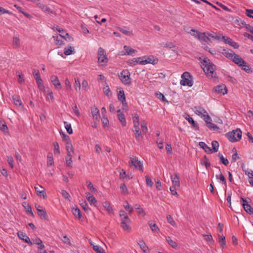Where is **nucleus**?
<instances>
[{"instance_id":"f257e3e1","label":"nucleus","mask_w":253,"mask_h":253,"mask_svg":"<svg viewBox=\"0 0 253 253\" xmlns=\"http://www.w3.org/2000/svg\"><path fill=\"white\" fill-rule=\"evenodd\" d=\"M226 137L232 142L238 141L241 139L242 131L240 129L233 130L231 132L227 133Z\"/></svg>"},{"instance_id":"f03ea898","label":"nucleus","mask_w":253,"mask_h":253,"mask_svg":"<svg viewBox=\"0 0 253 253\" xmlns=\"http://www.w3.org/2000/svg\"><path fill=\"white\" fill-rule=\"evenodd\" d=\"M203 65L204 66V70L205 73L209 76L213 77L214 75L216 74L214 72V65L211 63L209 60L207 61L206 60H204Z\"/></svg>"},{"instance_id":"7ed1b4c3","label":"nucleus","mask_w":253,"mask_h":253,"mask_svg":"<svg viewBox=\"0 0 253 253\" xmlns=\"http://www.w3.org/2000/svg\"><path fill=\"white\" fill-rule=\"evenodd\" d=\"M130 76V73L128 70H124L121 72L119 77L124 84L129 85L131 84V80Z\"/></svg>"},{"instance_id":"20e7f679","label":"nucleus","mask_w":253,"mask_h":253,"mask_svg":"<svg viewBox=\"0 0 253 253\" xmlns=\"http://www.w3.org/2000/svg\"><path fill=\"white\" fill-rule=\"evenodd\" d=\"M192 78V77L189 72H184L181 75L182 80L180 81V84L184 86L188 85V86H192L193 85Z\"/></svg>"},{"instance_id":"39448f33","label":"nucleus","mask_w":253,"mask_h":253,"mask_svg":"<svg viewBox=\"0 0 253 253\" xmlns=\"http://www.w3.org/2000/svg\"><path fill=\"white\" fill-rule=\"evenodd\" d=\"M130 161H129V165L130 167L133 166L136 169H137L141 171H143L144 169L142 163L138 160L137 157L132 156L130 157Z\"/></svg>"},{"instance_id":"423d86ee","label":"nucleus","mask_w":253,"mask_h":253,"mask_svg":"<svg viewBox=\"0 0 253 253\" xmlns=\"http://www.w3.org/2000/svg\"><path fill=\"white\" fill-rule=\"evenodd\" d=\"M98 62L99 63H106L108 62V58L105 50L102 47L98 48Z\"/></svg>"},{"instance_id":"0eeeda50","label":"nucleus","mask_w":253,"mask_h":253,"mask_svg":"<svg viewBox=\"0 0 253 253\" xmlns=\"http://www.w3.org/2000/svg\"><path fill=\"white\" fill-rule=\"evenodd\" d=\"M191 32L196 33L197 34V35L196 36V38H197L198 40L202 42H205L208 43L209 41H210L207 35L208 32H204L203 33H201L195 29H192L191 30Z\"/></svg>"},{"instance_id":"6e6552de","label":"nucleus","mask_w":253,"mask_h":253,"mask_svg":"<svg viewBox=\"0 0 253 253\" xmlns=\"http://www.w3.org/2000/svg\"><path fill=\"white\" fill-rule=\"evenodd\" d=\"M241 203L245 211L250 214H253V208L248 204V202L242 197H241Z\"/></svg>"},{"instance_id":"1a4fd4ad","label":"nucleus","mask_w":253,"mask_h":253,"mask_svg":"<svg viewBox=\"0 0 253 253\" xmlns=\"http://www.w3.org/2000/svg\"><path fill=\"white\" fill-rule=\"evenodd\" d=\"M222 39L225 43L228 44L234 48L237 49L239 47V45L237 42H234L231 38L222 36Z\"/></svg>"},{"instance_id":"9d476101","label":"nucleus","mask_w":253,"mask_h":253,"mask_svg":"<svg viewBox=\"0 0 253 253\" xmlns=\"http://www.w3.org/2000/svg\"><path fill=\"white\" fill-rule=\"evenodd\" d=\"M145 65L147 64H152L155 65L158 62V58L155 57L153 56H144Z\"/></svg>"},{"instance_id":"9b49d317","label":"nucleus","mask_w":253,"mask_h":253,"mask_svg":"<svg viewBox=\"0 0 253 253\" xmlns=\"http://www.w3.org/2000/svg\"><path fill=\"white\" fill-rule=\"evenodd\" d=\"M35 191L39 196L45 198L47 197L44 188L40 185H36L35 187Z\"/></svg>"},{"instance_id":"f8f14e48","label":"nucleus","mask_w":253,"mask_h":253,"mask_svg":"<svg viewBox=\"0 0 253 253\" xmlns=\"http://www.w3.org/2000/svg\"><path fill=\"white\" fill-rule=\"evenodd\" d=\"M214 90L218 94L224 95L227 93L226 86L224 84L217 85L214 87Z\"/></svg>"},{"instance_id":"ddd939ff","label":"nucleus","mask_w":253,"mask_h":253,"mask_svg":"<svg viewBox=\"0 0 253 253\" xmlns=\"http://www.w3.org/2000/svg\"><path fill=\"white\" fill-rule=\"evenodd\" d=\"M221 53L224 55L227 58H229L231 60H232L234 56L235 55V53L233 52V50L229 49H223Z\"/></svg>"},{"instance_id":"4468645a","label":"nucleus","mask_w":253,"mask_h":253,"mask_svg":"<svg viewBox=\"0 0 253 253\" xmlns=\"http://www.w3.org/2000/svg\"><path fill=\"white\" fill-rule=\"evenodd\" d=\"M184 118L185 120H186L189 124H190L194 128L195 130H199V127L197 123L194 121V120L191 118L189 115L188 114H186Z\"/></svg>"},{"instance_id":"2eb2a0df","label":"nucleus","mask_w":253,"mask_h":253,"mask_svg":"<svg viewBox=\"0 0 253 253\" xmlns=\"http://www.w3.org/2000/svg\"><path fill=\"white\" fill-rule=\"evenodd\" d=\"M50 80L56 89H59L61 88L62 86L57 76L55 75L51 76L50 77Z\"/></svg>"},{"instance_id":"dca6fc26","label":"nucleus","mask_w":253,"mask_h":253,"mask_svg":"<svg viewBox=\"0 0 253 253\" xmlns=\"http://www.w3.org/2000/svg\"><path fill=\"white\" fill-rule=\"evenodd\" d=\"M118 100L122 102L123 106L126 105L127 103L126 102L125 94L122 88L118 91Z\"/></svg>"},{"instance_id":"f3484780","label":"nucleus","mask_w":253,"mask_h":253,"mask_svg":"<svg viewBox=\"0 0 253 253\" xmlns=\"http://www.w3.org/2000/svg\"><path fill=\"white\" fill-rule=\"evenodd\" d=\"M53 38L55 41V44L59 46L62 45L63 44L64 40H66L65 37L61 34H59V36H53Z\"/></svg>"},{"instance_id":"a211bd4d","label":"nucleus","mask_w":253,"mask_h":253,"mask_svg":"<svg viewBox=\"0 0 253 253\" xmlns=\"http://www.w3.org/2000/svg\"><path fill=\"white\" fill-rule=\"evenodd\" d=\"M232 61L239 66L241 67L243 64H246V61L238 54H235Z\"/></svg>"},{"instance_id":"6ab92c4d","label":"nucleus","mask_w":253,"mask_h":253,"mask_svg":"<svg viewBox=\"0 0 253 253\" xmlns=\"http://www.w3.org/2000/svg\"><path fill=\"white\" fill-rule=\"evenodd\" d=\"M171 179L172 183V186L179 188L180 187V184L179 181V178L177 173H174L173 175L171 176Z\"/></svg>"},{"instance_id":"aec40b11","label":"nucleus","mask_w":253,"mask_h":253,"mask_svg":"<svg viewBox=\"0 0 253 253\" xmlns=\"http://www.w3.org/2000/svg\"><path fill=\"white\" fill-rule=\"evenodd\" d=\"M91 113L93 119L98 120L100 118V115L98 109L95 107L91 108Z\"/></svg>"},{"instance_id":"412c9836","label":"nucleus","mask_w":253,"mask_h":253,"mask_svg":"<svg viewBox=\"0 0 253 253\" xmlns=\"http://www.w3.org/2000/svg\"><path fill=\"white\" fill-rule=\"evenodd\" d=\"M38 214L41 219H43L45 220H48V217L46 211L44 209H42L41 210H38Z\"/></svg>"},{"instance_id":"4be33fe9","label":"nucleus","mask_w":253,"mask_h":253,"mask_svg":"<svg viewBox=\"0 0 253 253\" xmlns=\"http://www.w3.org/2000/svg\"><path fill=\"white\" fill-rule=\"evenodd\" d=\"M18 236L20 239L24 240L26 243L32 245L30 239L23 232H18Z\"/></svg>"},{"instance_id":"5701e85b","label":"nucleus","mask_w":253,"mask_h":253,"mask_svg":"<svg viewBox=\"0 0 253 253\" xmlns=\"http://www.w3.org/2000/svg\"><path fill=\"white\" fill-rule=\"evenodd\" d=\"M199 145L200 146V147L204 149L205 151L207 154H211L212 153V150L211 147H209L205 142H200Z\"/></svg>"},{"instance_id":"b1692460","label":"nucleus","mask_w":253,"mask_h":253,"mask_svg":"<svg viewBox=\"0 0 253 253\" xmlns=\"http://www.w3.org/2000/svg\"><path fill=\"white\" fill-rule=\"evenodd\" d=\"M120 216L121 219V222H126L127 221H130L127 213L125 211L122 210L120 211Z\"/></svg>"},{"instance_id":"393cba45","label":"nucleus","mask_w":253,"mask_h":253,"mask_svg":"<svg viewBox=\"0 0 253 253\" xmlns=\"http://www.w3.org/2000/svg\"><path fill=\"white\" fill-rule=\"evenodd\" d=\"M131 220L126 222H121V226L124 230L129 232L131 230V227L129 226Z\"/></svg>"},{"instance_id":"a878e982","label":"nucleus","mask_w":253,"mask_h":253,"mask_svg":"<svg viewBox=\"0 0 253 253\" xmlns=\"http://www.w3.org/2000/svg\"><path fill=\"white\" fill-rule=\"evenodd\" d=\"M206 123L207 124V126L211 129H213V130H215L217 132H219L220 128L219 127L216 125L215 124L212 123L211 122H210L208 121L207 120H206Z\"/></svg>"},{"instance_id":"bb28decb","label":"nucleus","mask_w":253,"mask_h":253,"mask_svg":"<svg viewBox=\"0 0 253 253\" xmlns=\"http://www.w3.org/2000/svg\"><path fill=\"white\" fill-rule=\"evenodd\" d=\"M86 198L90 205H94L97 203V201L93 196L91 195L90 193H86Z\"/></svg>"},{"instance_id":"cd10ccee","label":"nucleus","mask_w":253,"mask_h":253,"mask_svg":"<svg viewBox=\"0 0 253 253\" xmlns=\"http://www.w3.org/2000/svg\"><path fill=\"white\" fill-rule=\"evenodd\" d=\"M117 112L118 113H119V114H118V119L120 121L122 125L124 126H126V123L124 115L123 113H120V110Z\"/></svg>"},{"instance_id":"c85d7f7f","label":"nucleus","mask_w":253,"mask_h":253,"mask_svg":"<svg viewBox=\"0 0 253 253\" xmlns=\"http://www.w3.org/2000/svg\"><path fill=\"white\" fill-rule=\"evenodd\" d=\"M72 213L74 216H75L76 217H78L79 219H81L82 217L81 211L77 207L73 208L72 209Z\"/></svg>"},{"instance_id":"c756f323","label":"nucleus","mask_w":253,"mask_h":253,"mask_svg":"<svg viewBox=\"0 0 253 253\" xmlns=\"http://www.w3.org/2000/svg\"><path fill=\"white\" fill-rule=\"evenodd\" d=\"M38 6L41 8L43 11L47 12L48 13H52V11L51 9L46 5L42 3H39L38 4Z\"/></svg>"},{"instance_id":"7c9ffc66","label":"nucleus","mask_w":253,"mask_h":253,"mask_svg":"<svg viewBox=\"0 0 253 253\" xmlns=\"http://www.w3.org/2000/svg\"><path fill=\"white\" fill-rule=\"evenodd\" d=\"M102 205H103V207L107 210V211H108V212L109 213H111L112 212L113 209H112L110 204L108 202H107V201L104 202L102 203Z\"/></svg>"},{"instance_id":"2f4dec72","label":"nucleus","mask_w":253,"mask_h":253,"mask_svg":"<svg viewBox=\"0 0 253 253\" xmlns=\"http://www.w3.org/2000/svg\"><path fill=\"white\" fill-rule=\"evenodd\" d=\"M148 225L153 232H156L157 233L159 232V228L156 223L150 221L148 222Z\"/></svg>"},{"instance_id":"473e14b6","label":"nucleus","mask_w":253,"mask_h":253,"mask_svg":"<svg viewBox=\"0 0 253 253\" xmlns=\"http://www.w3.org/2000/svg\"><path fill=\"white\" fill-rule=\"evenodd\" d=\"M135 209L137 211V212L139 214L142 215V216H144L146 215V213L143 210V209L141 207V206L139 204H135L134 205Z\"/></svg>"},{"instance_id":"72a5a7b5","label":"nucleus","mask_w":253,"mask_h":253,"mask_svg":"<svg viewBox=\"0 0 253 253\" xmlns=\"http://www.w3.org/2000/svg\"><path fill=\"white\" fill-rule=\"evenodd\" d=\"M139 126V125L133 126L134 129L133 130V131L135 133V137L136 138H138L139 137L142 138V136L141 135V132L140 130Z\"/></svg>"},{"instance_id":"f704fd0d","label":"nucleus","mask_w":253,"mask_h":253,"mask_svg":"<svg viewBox=\"0 0 253 253\" xmlns=\"http://www.w3.org/2000/svg\"><path fill=\"white\" fill-rule=\"evenodd\" d=\"M195 113L199 116L202 115L203 116H204V115H205V114H207V112L202 107H196Z\"/></svg>"},{"instance_id":"c9c22d12","label":"nucleus","mask_w":253,"mask_h":253,"mask_svg":"<svg viewBox=\"0 0 253 253\" xmlns=\"http://www.w3.org/2000/svg\"><path fill=\"white\" fill-rule=\"evenodd\" d=\"M124 50H125L126 52L128 55H132L133 53H135L136 52V50L132 48L131 47L125 45L124 47Z\"/></svg>"},{"instance_id":"e433bc0d","label":"nucleus","mask_w":253,"mask_h":253,"mask_svg":"<svg viewBox=\"0 0 253 253\" xmlns=\"http://www.w3.org/2000/svg\"><path fill=\"white\" fill-rule=\"evenodd\" d=\"M34 243L39 246L38 248L39 250H42L44 248V246L43 244L42 241L40 238H37L34 240Z\"/></svg>"},{"instance_id":"4c0bfd02","label":"nucleus","mask_w":253,"mask_h":253,"mask_svg":"<svg viewBox=\"0 0 253 253\" xmlns=\"http://www.w3.org/2000/svg\"><path fill=\"white\" fill-rule=\"evenodd\" d=\"M243 65H242L241 67L242 69L248 73H252L253 71L252 70L250 66L246 62V64H243Z\"/></svg>"},{"instance_id":"58836bf2","label":"nucleus","mask_w":253,"mask_h":253,"mask_svg":"<svg viewBox=\"0 0 253 253\" xmlns=\"http://www.w3.org/2000/svg\"><path fill=\"white\" fill-rule=\"evenodd\" d=\"M12 98L14 101V103L16 106H21L22 105V102L20 99V98L18 95H14L12 96Z\"/></svg>"},{"instance_id":"ea45409f","label":"nucleus","mask_w":253,"mask_h":253,"mask_svg":"<svg viewBox=\"0 0 253 253\" xmlns=\"http://www.w3.org/2000/svg\"><path fill=\"white\" fill-rule=\"evenodd\" d=\"M212 145V153L216 152L218 151L219 147V143L217 141H212L211 142Z\"/></svg>"},{"instance_id":"a19ab883","label":"nucleus","mask_w":253,"mask_h":253,"mask_svg":"<svg viewBox=\"0 0 253 253\" xmlns=\"http://www.w3.org/2000/svg\"><path fill=\"white\" fill-rule=\"evenodd\" d=\"M156 96L160 99L163 102L169 103L168 101L166 99L164 95L160 92H157L155 93Z\"/></svg>"},{"instance_id":"79ce46f5","label":"nucleus","mask_w":253,"mask_h":253,"mask_svg":"<svg viewBox=\"0 0 253 253\" xmlns=\"http://www.w3.org/2000/svg\"><path fill=\"white\" fill-rule=\"evenodd\" d=\"M219 243L221 247L223 248L226 245L225 238L223 235L218 234Z\"/></svg>"},{"instance_id":"37998d69","label":"nucleus","mask_w":253,"mask_h":253,"mask_svg":"<svg viewBox=\"0 0 253 253\" xmlns=\"http://www.w3.org/2000/svg\"><path fill=\"white\" fill-rule=\"evenodd\" d=\"M138 244L143 252L145 253L148 250V247L143 240L140 241Z\"/></svg>"},{"instance_id":"c03bdc74","label":"nucleus","mask_w":253,"mask_h":253,"mask_svg":"<svg viewBox=\"0 0 253 253\" xmlns=\"http://www.w3.org/2000/svg\"><path fill=\"white\" fill-rule=\"evenodd\" d=\"M118 30H119V31H120L121 32H122V33H123L124 34H125L126 36H133V34L132 31H127L126 29H123L121 27H119Z\"/></svg>"},{"instance_id":"a18cd8bd","label":"nucleus","mask_w":253,"mask_h":253,"mask_svg":"<svg viewBox=\"0 0 253 253\" xmlns=\"http://www.w3.org/2000/svg\"><path fill=\"white\" fill-rule=\"evenodd\" d=\"M166 240L169 245L173 248H175L177 246V243L175 241H173L170 237H166Z\"/></svg>"},{"instance_id":"49530a36","label":"nucleus","mask_w":253,"mask_h":253,"mask_svg":"<svg viewBox=\"0 0 253 253\" xmlns=\"http://www.w3.org/2000/svg\"><path fill=\"white\" fill-rule=\"evenodd\" d=\"M74 87L77 91H79L81 89V84L79 81V79L77 78H75V83H74Z\"/></svg>"},{"instance_id":"de8ad7c7","label":"nucleus","mask_w":253,"mask_h":253,"mask_svg":"<svg viewBox=\"0 0 253 253\" xmlns=\"http://www.w3.org/2000/svg\"><path fill=\"white\" fill-rule=\"evenodd\" d=\"M86 184L87 188L91 191V192H95L97 191L96 189L94 187L92 183L90 181L88 180L86 181Z\"/></svg>"},{"instance_id":"09e8293b","label":"nucleus","mask_w":253,"mask_h":253,"mask_svg":"<svg viewBox=\"0 0 253 253\" xmlns=\"http://www.w3.org/2000/svg\"><path fill=\"white\" fill-rule=\"evenodd\" d=\"M103 90L105 95L108 97L112 95V92L108 85L104 86L103 88Z\"/></svg>"},{"instance_id":"8fccbe9b","label":"nucleus","mask_w":253,"mask_h":253,"mask_svg":"<svg viewBox=\"0 0 253 253\" xmlns=\"http://www.w3.org/2000/svg\"><path fill=\"white\" fill-rule=\"evenodd\" d=\"M65 127L67 130V132L71 134L73 133V130L72 128L71 125L68 123L67 122H64Z\"/></svg>"},{"instance_id":"3c124183","label":"nucleus","mask_w":253,"mask_h":253,"mask_svg":"<svg viewBox=\"0 0 253 253\" xmlns=\"http://www.w3.org/2000/svg\"><path fill=\"white\" fill-rule=\"evenodd\" d=\"M93 249L96 253H105L104 250L98 245H93Z\"/></svg>"},{"instance_id":"603ef678","label":"nucleus","mask_w":253,"mask_h":253,"mask_svg":"<svg viewBox=\"0 0 253 253\" xmlns=\"http://www.w3.org/2000/svg\"><path fill=\"white\" fill-rule=\"evenodd\" d=\"M80 205L85 211H88L90 210L85 201L81 202Z\"/></svg>"},{"instance_id":"864d4df0","label":"nucleus","mask_w":253,"mask_h":253,"mask_svg":"<svg viewBox=\"0 0 253 253\" xmlns=\"http://www.w3.org/2000/svg\"><path fill=\"white\" fill-rule=\"evenodd\" d=\"M12 44L14 46H16L18 47L20 46V41L18 37H14L12 41Z\"/></svg>"},{"instance_id":"5fc2aeb1","label":"nucleus","mask_w":253,"mask_h":253,"mask_svg":"<svg viewBox=\"0 0 253 253\" xmlns=\"http://www.w3.org/2000/svg\"><path fill=\"white\" fill-rule=\"evenodd\" d=\"M0 129L4 133H7L8 131L7 126L5 124H3L1 121H0Z\"/></svg>"},{"instance_id":"6e6d98bb","label":"nucleus","mask_w":253,"mask_h":253,"mask_svg":"<svg viewBox=\"0 0 253 253\" xmlns=\"http://www.w3.org/2000/svg\"><path fill=\"white\" fill-rule=\"evenodd\" d=\"M120 189L121 190V192L123 194L126 195L128 193V190L127 187L125 183L121 184L120 186Z\"/></svg>"},{"instance_id":"4d7b16f0","label":"nucleus","mask_w":253,"mask_h":253,"mask_svg":"<svg viewBox=\"0 0 253 253\" xmlns=\"http://www.w3.org/2000/svg\"><path fill=\"white\" fill-rule=\"evenodd\" d=\"M133 126L139 125V118L137 114H135L132 117Z\"/></svg>"},{"instance_id":"13d9d810","label":"nucleus","mask_w":253,"mask_h":253,"mask_svg":"<svg viewBox=\"0 0 253 253\" xmlns=\"http://www.w3.org/2000/svg\"><path fill=\"white\" fill-rule=\"evenodd\" d=\"M74 50L73 47L70 46L69 48H65L64 53L66 55H69L72 53Z\"/></svg>"},{"instance_id":"bf43d9fd","label":"nucleus","mask_w":253,"mask_h":253,"mask_svg":"<svg viewBox=\"0 0 253 253\" xmlns=\"http://www.w3.org/2000/svg\"><path fill=\"white\" fill-rule=\"evenodd\" d=\"M16 75L18 77V81L20 84H21L24 82V79L23 77L22 72L20 71L16 72Z\"/></svg>"},{"instance_id":"052dcab7","label":"nucleus","mask_w":253,"mask_h":253,"mask_svg":"<svg viewBox=\"0 0 253 253\" xmlns=\"http://www.w3.org/2000/svg\"><path fill=\"white\" fill-rule=\"evenodd\" d=\"M54 150V154H59L60 152V148H59V145L58 143L57 142H55L53 143Z\"/></svg>"},{"instance_id":"680f3d73","label":"nucleus","mask_w":253,"mask_h":253,"mask_svg":"<svg viewBox=\"0 0 253 253\" xmlns=\"http://www.w3.org/2000/svg\"><path fill=\"white\" fill-rule=\"evenodd\" d=\"M207 35L209 37H211L215 40H219L221 38L220 35H217L216 33L213 32L212 33L208 32Z\"/></svg>"},{"instance_id":"e2e57ef3","label":"nucleus","mask_w":253,"mask_h":253,"mask_svg":"<svg viewBox=\"0 0 253 253\" xmlns=\"http://www.w3.org/2000/svg\"><path fill=\"white\" fill-rule=\"evenodd\" d=\"M244 172L245 173L246 175H248L249 178H253V171L252 170L249 169H247Z\"/></svg>"},{"instance_id":"0e129e2a","label":"nucleus","mask_w":253,"mask_h":253,"mask_svg":"<svg viewBox=\"0 0 253 253\" xmlns=\"http://www.w3.org/2000/svg\"><path fill=\"white\" fill-rule=\"evenodd\" d=\"M145 177L146 179V183L147 185L149 187H152L153 185V182L152 181L151 178L147 175L145 176Z\"/></svg>"},{"instance_id":"69168bd1","label":"nucleus","mask_w":253,"mask_h":253,"mask_svg":"<svg viewBox=\"0 0 253 253\" xmlns=\"http://www.w3.org/2000/svg\"><path fill=\"white\" fill-rule=\"evenodd\" d=\"M54 164L53 158L52 156H47V165L48 166H51Z\"/></svg>"},{"instance_id":"338daca9","label":"nucleus","mask_w":253,"mask_h":253,"mask_svg":"<svg viewBox=\"0 0 253 253\" xmlns=\"http://www.w3.org/2000/svg\"><path fill=\"white\" fill-rule=\"evenodd\" d=\"M62 140L65 142H69L71 140L70 137L63 133H61Z\"/></svg>"},{"instance_id":"774afa93","label":"nucleus","mask_w":253,"mask_h":253,"mask_svg":"<svg viewBox=\"0 0 253 253\" xmlns=\"http://www.w3.org/2000/svg\"><path fill=\"white\" fill-rule=\"evenodd\" d=\"M246 14L249 17L253 18V10L247 9H246Z\"/></svg>"}]
</instances>
